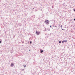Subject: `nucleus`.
Returning a JSON list of instances; mask_svg holds the SVG:
<instances>
[{"instance_id":"1","label":"nucleus","mask_w":75,"mask_h":75,"mask_svg":"<svg viewBox=\"0 0 75 75\" xmlns=\"http://www.w3.org/2000/svg\"><path fill=\"white\" fill-rule=\"evenodd\" d=\"M45 24H46L47 25H48L50 23V21L48 20H45Z\"/></svg>"},{"instance_id":"2","label":"nucleus","mask_w":75,"mask_h":75,"mask_svg":"<svg viewBox=\"0 0 75 75\" xmlns=\"http://www.w3.org/2000/svg\"><path fill=\"white\" fill-rule=\"evenodd\" d=\"M40 32H38L37 31L36 32V34H37V35H40Z\"/></svg>"},{"instance_id":"3","label":"nucleus","mask_w":75,"mask_h":75,"mask_svg":"<svg viewBox=\"0 0 75 75\" xmlns=\"http://www.w3.org/2000/svg\"><path fill=\"white\" fill-rule=\"evenodd\" d=\"M44 52V50H43L42 49H40V53H41V54H42V53H43Z\"/></svg>"},{"instance_id":"4","label":"nucleus","mask_w":75,"mask_h":75,"mask_svg":"<svg viewBox=\"0 0 75 75\" xmlns=\"http://www.w3.org/2000/svg\"><path fill=\"white\" fill-rule=\"evenodd\" d=\"M14 63H11V67H12V66L13 67V66H14Z\"/></svg>"},{"instance_id":"5","label":"nucleus","mask_w":75,"mask_h":75,"mask_svg":"<svg viewBox=\"0 0 75 75\" xmlns=\"http://www.w3.org/2000/svg\"><path fill=\"white\" fill-rule=\"evenodd\" d=\"M59 44H61V41H59Z\"/></svg>"},{"instance_id":"6","label":"nucleus","mask_w":75,"mask_h":75,"mask_svg":"<svg viewBox=\"0 0 75 75\" xmlns=\"http://www.w3.org/2000/svg\"><path fill=\"white\" fill-rule=\"evenodd\" d=\"M32 44V41H30V44Z\"/></svg>"},{"instance_id":"7","label":"nucleus","mask_w":75,"mask_h":75,"mask_svg":"<svg viewBox=\"0 0 75 75\" xmlns=\"http://www.w3.org/2000/svg\"><path fill=\"white\" fill-rule=\"evenodd\" d=\"M47 30L48 31H50V29H47Z\"/></svg>"},{"instance_id":"8","label":"nucleus","mask_w":75,"mask_h":75,"mask_svg":"<svg viewBox=\"0 0 75 75\" xmlns=\"http://www.w3.org/2000/svg\"><path fill=\"white\" fill-rule=\"evenodd\" d=\"M62 43H64V40L62 41Z\"/></svg>"},{"instance_id":"9","label":"nucleus","mask_w":75,"mask_h":75,"mask_svg":"<svg viewBox=\"0 0 75 75\" xmlns=\"http://www.w3.org/2000/svg\"><path fill=\"white\" fill-rule=\"evenodd\" d=\"M64 42H67V40H64Z\"/></svg>"},{"instance_id":"10","label":"nucleus","mask_w":75,"mask_h":75,"mask_svg":"<svg viewBox=\"0 0 75 75\" xmlns=\"http://www.w3.org/2000/svg\"><path fill=\"white\" fill-rule=\"evenodd\" d=\"M26 67V65H25L24 66V68H25Z\"/></svg>"},{"instance_id":"11","label":"nucleus","mask_w":75,"mask_h":75,"mask_svg":"<svg viewBox=\"0 0 75 75\" xmlns=\"http://www.w3.org/2000/svg\"><path fill=\"white\" fill-rule=\"evenodd\" d=\"M24 41H22V44H23V43H24Z\"/></svg>"},{"instance_id":"12","label":"nucleus","mask_w":75,"mask_h":75,"mask_svg":"<svg viewBox=\"0 0 75 75\" xmlns=\"http://www.w3.org/2000/svg\"><path fill=\"white\" fill-rule=\"evenodd\" d=\"M1 41L0 40V44H1Z\"/></svg>"},{"instance_id":"13","label":"nucleus","mask_w":75,"mask_h":75,"mask_svg":"<svg viewBox=\"0 0 75 75\" xmlns=\"http://www.w3.org/2000/svg\"><path fill=\"white\" fill-rule=\"evenodd\" d=\"M54 27H56V28H57V26H54Z\"/></svg>"},{"instance_id":"14","label":"nucleus","mask_w":75,"mask_h":75,"mask_svg":"<svg viewBox=\"0 0 75 75\" xmlns=\"http://www.w3.org/2000/svg\"><path fill=\"white\" fill-rule=\"evenodd\" d=\"M22 71H24V69H22Z\"/></svg>"},{"instance_id":"15","label":"nucleus","mask_w":75,"mask_h":75,"mask_svg":"<svg viewBox=\"0 0 75 75\" xmlns=\"http://www.w3.org/2000/svg\"><path fill=\"white\" fill-rule=\"evenodd\" d=\"M74 21H75V18H74Z\"/></svg>"},{"instance_id":"16","label":"nucleus","mask_w":75,"mask_h":75,"mask_svg":"<svg viewBox=\"0 0 75 75\" xmlns=\"http://www.w3.org/2000/svg\"><path fill=\"white\" fill-rule=\"evenodd\" d=\"M29 51H31V50L29 49Z\"/></svg>"},{"instance_id":"17","label":"nucleus","mask_w":75,"mask_h":75,"mask_svg":"<svg viewBox=\"0 0 75 75\" xmlns=\"http://www.w3.org/2000/svg\"><path fill=\"white\" fill-rule=\"evenodd\" d=\"M61 27L62 28V26L61 25Z\"/></svg>"},{"instance_id":"18","label":"nucleus","mask_w":75,"mask_h":75,"mask_svg":"<svg viewBox=\"0 0 75 75\" xmlns=\"http://www.w3.org/2000/svg\"><path fill=\"white\" fill-rule=\"evenodd\" d=\"M34 8H33L32 9L34 10Z\"/></svg>"},{"instance_id":"19","label":"nucleus","mask_w":75,"mask_h":75,"mask_svg":"<svg viewBox=\"0 0 75 75\" xmlns=\"http://www.w3.org/2000/svg\"><path fill=\"white\" fill-rule=\"evenodd\" d=\"M52 27V26H51H51H50V27Z\"/></svg>"},{"instance_id":"20","label":"nucleus","mask_w":75,"mask_h":75,"mask_svg":"<svg viewBox=\"0 0 75 75\" xmlns=\"http://www.w3.org/2000/svg\"><path fill=\"white\" fill-rule=\"evenodd\" d=\"M62 30H64V29H62Z\"/></svg>"},{"instance_id":"21","label":"nucleus","mask_w":75,"mask_h":75,"mask_svg":"<svg viewBox=\"0 0 75 75\" xmlns=\"http://www.w3.org/2000/svg\"><path fill=\"white\" fill-rule=\"evenodd\" d=\"M15 37V36H13V38H14Z\"/></svg>"},{"instance_id":"22","label":"nucleus","mask_w":75,"mask_h":75,"mask_svg":"<svg viewBox=\"0 0 75 75\" xmlns=\"http://www.w3.org/2000/svg\"><path fill=\"white\" fill-rule=\"evenodd\" d=\"M52 26H53V27H54V25H53Z\"/></svg>"}]
</instances>
